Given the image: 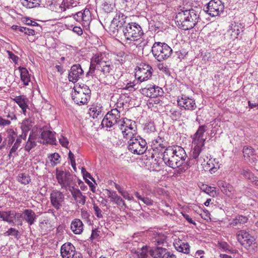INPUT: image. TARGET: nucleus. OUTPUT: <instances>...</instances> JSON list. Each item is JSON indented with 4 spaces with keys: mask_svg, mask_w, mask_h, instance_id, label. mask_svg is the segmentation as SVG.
Listing matches in <instances>:
<instances>
[{
    "mask_svg": "<svg viewBox=\"0 0 258 258\" xmlns=\"http://www.w3.org/2000/svg\"><path fill=\"white\" fill-rule=\"evenodd\" d=\"M199 18L198 12L191 9L178 12L175 17V21L180 29L188 30L196 26Z\"/></svg>",
    "mask_w": 258,
    "mask_h": 258,
    "instance_id": "4",
    "label": "nucleus"
},
{
    "mask_svg": "<svg viewBox=\"0 0 258 258\" xmlns=\"http://www.w3.org/2000/svg\"><path fill=\"white\" fill-rule=\"evenodd\" d=\"M207 126H199L198 130L193 136L192 144L194 148L190 154V160L197 164L203 165L208 158L204 154L205 143L206 139L203 138L204 133L207 131Z\"/></svg>",
    "mask_w": 258,
    "mask_h": 258,
    "instance_id": "2",
    "label": "nucleus"
},
{
    "mask_svg": "<svg viewBox=\"0 0 258 258\" xmlns=\"http://www.w3.org/2000/svg\"><path fill=\"white\" fill-rule=\"evenodd\" d=\"M41 144L55 145V138L54 134L47 127L44 126L40 127Z\"/></svg>",
    "mask_w": 258,
    "mask_h": 258,
    "instance_id": "16",
    "label": "nucleus"
},
{
    "mask_svg": "<svg viewBox=\"0 0 258 258\" xmlns=\"http://www.w3.org/2000/svg\"><path fill=\"white\" fill-rule=\"evenodd\" d=\"M128 141V149L134 154L142 155L147 149V144L145 140L139 136H134L130 138Z\"/></svg>",
    "mask_w": 258,
    "mask_h": 258,
    "instance_id": "7",
    "label": "nucleus"
},
{
    "mask_svg": "<svg viewBox=\"0 0 258 258\" xmlns=\"http://www.w3.org/2000/svg\"><path fill=\"white\" fill-rule=\"evenodd\" d=\"M114 66L110 60H107L104 53L97 52L94 54L91 58L89 70L86 77L91 76L97 78L100 82L103 81L105 84H111L108 81V78L112 76Z\"/></svg>",
    "mask_w": 258,
    "mask_h": 258,
    "instance_id": "1",
    "label": "nucleus"
},
{
    "mask_svg": "<svg viewBox=\"0 0 258 258\" xmlns=\"http://www.w3.org/2000/svg\"><path fill=\"white\" fill-rule=\"evenodd\" d=\"M74 89H76L78 91L82 92L84 94L86 95V96L88 97V98H90V94H91V90L89 89V87L85 84H82V87H77V86H75L74 87Z\"/></svg>",
    "mask_w": 258,
    "mask_h": 258,
    "instance_id": "42",
    "label": "nucleus"
},
{
    "mask_svg": "<svg viewBox=\"0 0 258 258\" xmlns=\"http://www.w3.org/2000/svg\"><path fill=\"white\" fill-rule=\"evenodd\" d=\"M141 93L146 97L153 98L162 96L164 94V92L162 88L156 85H151L149 87L141 89Z\"/></svg>",
    "mask_w": 258,
    "mask_h": 258,
    "instance_id": "15",
    "label": "nucleus"
},
{
    "mask_svg": "<svg viewBox=\"0 0 258 258\" xmlns=\"http://www.w3.org/2000/svg\"><path fill=\"white\" fill-rule=\"evenodd\" d=\"M21 142L22 140L20 139V137H17L15 143L10 150V153L9 154L10 158L12 155V154L15 153L16 152L18 148L20 146Z\"/></svg>",
    "mask_w": 258,
    "mask_h": 258,
    "instance_id": "49",
    "label": "nucleus"
},
{
    "mask_svg": "<svg viewBox=\"0 0 258 258\" xmlns=\"http://www.w3.org/2000/svg\"><path fill=\"white\" fill-rule=\"evenodd\" d=\"M91 13L89 9H85L83 12L82 21L84 24H88L91 20Z\"/></svg>",
    "mask_w": 258,
    "mask_h": 258,
    "instance_id": "46",
    "label": "nucleus"
},
{
    "mask_svg": "<svg viewBox=\"0 0 258 258\" xmlns=\"http://www.w3.org/2000/svg\"><path fill=\"white\" fill-rule=\"evenodd\" d=\"M17 178L18 181L23 184H28L31 181L30 176L28 174H26V173H19Z\"/></svg>",
    "mask_w": 258,
    "mask_h": 258,
    "instance_id": "39",
    "label": "nucleus"
},
{
    "mask_svg": "<svg viewBox=\"0 0 258 258\" xmlns=\"http://www.w3.org/2000/svg\"><path fill=\"white\" fill-rule=\"evenodd\" d=\"M151 51L154 57L159 61L167 59L172 53V49L168 45L160 42L154 43Z\"/></svg>",
    "mask_w": 258,
    "mask_h": 258,
    "instance_id": "6",
    "label": "nucleus"
},
{
    "mask_svg": "<svg viewBox=\"0 0 258 258\" xmlns=\"http://www.w3.org/2000/svg\"><path fill=\"white\" fill-rule=\"evenodd\" d=\"M13 100L19 106L21 109L28 107V99L24 95L17 96L13 99Z\"/></svg>",
    "mask_w": 258,
    "mask_h": 258,
    "instance_id": "31",
    "label": "nucleus"
},
{
    "mask_svg": "<svg viewBox=\"0 0 258 258\" xmlns=\"http://www.w3.org/2000/svg\"><path fill=\"white\" fill-rule=\"evenodd\" d=\"M121 195L124 199H127L128 201L134 200L133 197L131 196L127 191L124 190L123 192H121Z\"/></svg>",
    "mask_w": 258,
    "mask_h": 258,
    "instance_id": "63",
    "label": "nucleus"
},
{
    "mask_svg": "<svg viewBox=\"0 0 258 258\" xmlns=\"http://www.w3.org/2000/svg\"><path fill=\"white\" fill-rule=\"evenodd\" d=\"M73 89L74 92L72 94V97L74 102L79 105L86 104L90 98H88L82 92L78 91L74 88Z\"/></svg>",
    "mask_w": 258,
    "mask_h": 258,
    "instance_id": "21",
    "label": "nucleus"
},
{
    "mask_svg": "<svg viewBox=\"0 0 258 258\" xmlns=\"http://www.w3.org/2000/svg\"><path fill=\"white\" fill-rule=\"evenodd\" d=\"M120 117V111L116 108L109 111L103 119L101 125L107 127H111L118 122Z\"/></svg>",
    "mask_w": 258,
    "mask_h": 258,
    "instance_id": "11",
    "label": "nucleus"
},
{
    "mask_svg": "<svg viewBox=\"0 0 258 258\" xmlns=\"http://www.w3.org/2000/svg\"><path fill=\"white\" fill-rule=\"evenodd\" d=\"M167 250L161 246H156L150 249L149 253L153 258H164Z\"/></svg>",
    "mask_w": 258,
    "mask_h": 258,
    "instance_id": "23",
    "label": "nucleus"
},
{
    "mask_svg": "<svg viewBox=\"0 0 258 258\" xmlns=\"http://www.w3.org/2000/svg\"><path fill=\"white\" fill-rule=\"evenodd\" d=\"M24 212L22 214L20 213H17L15 210H14V222L18 221L20 222V223H18V225H22V222L21 220V218H23L24 219Z\"/></svg>",
    "mask_w": 258,
    "mask_h": 258,
    "instance_id": "54",
    "label": "nucleus"
},
{
    "mask_svg": "<svg viewBox=\"0 0 258 258\" xmlns=\"http://www.w3.org/2000/svg\"><path fill=\"white\" fill-rule=\"evenodd\" d=\"M4 234L5 236H14L17 239H19L20 237L19 231L16 229L12 227L10 228Z\"/></svg>",
    "mask_w": 258,
    "mask_h": 258,
    "instance_id": "47",
    "label": "nucleus"
},
{
    "mask_svg": "<svg viewBox=\"0 0 258 258\" xmlns=\"http://www.w3.org/2000/svg\"><path fill=\"white\" fill-rule=\"evenodd\" d=\"M218 185L223 194L228 197H230L233 191V187L229 183L224 181H219Z\"/></svg>",
    "mask_w": 258,
    "mask_h": 258,
    "instance_id": "26",
    "label": "nucleus"
},
{
    "mask_svg": "<svg viewBox=\"0 0 258 258\" xmlns=\"http://www.w3.org/2000/svg\"><path fill=\"white\" fill-rule=\"evenodd\" d=\"M59 142L62 147L68 148L69 142L67 138L61 135L59 138Z\"/></svg>",
    "mask_w": 258,
    "mask_h": 258,
    "instance_id": "58",
    "label": "nucleus"
},
{
    "mask_svg": "<svg viewBox=\"0 0 258 258\" xmlns=\"http://www.w3.org/2000/svg\"><path fill=\"white\" fill-rule=\"evenodd\" d=\"M51 205L57 210H60L64 202V196L63 193L57 190H53L50 195Z\"/></svg>",
    "mask_w": 258,
    "mask_h": 258,
    "instance_id": "14",
    "label": "nucleus"
},
{
    "mask_svg": "<svg viewBox=\"0 0 258 258\" xmlns=\"http://www.w3.org/2000/svg\"><path fill=\"white\" fill-rule=\"evenodd\" d=\"M42 30L41 27H39V28H37L36 29H30L29 28L26 27V30L25 31V34L27 35H35L36 33V31H38V32H40Z\"/></svg>",
    "mask_w": 258,
    "mask_h": 258,
    "instance_id": "55",
    "label": "nucleus"
},
{
    "mask_svg": "<svg viewBox=\"0 0 258 258\" xmlns=\"http://www.w3.org/2000/svg\"><path fill=\"white\" fill-rule=\"evenodd\" d=\"M73 198L76 202L81 205H85L86 203V197L83 195L82 192L79 190L77 192L72 195Z\"/></svg>",
    "mask_w": 258,
    "mask_h": 258,
    "instance_id": "34",
    "label": "nucleus"
},
{
    "mask_svg": "<svg viewBox=\"0 0 258 258\" xmlns=\"http://www.w3.org/2000/svg\"><path fill=\"white\" fill-rule=\"evenodd\" d=\"M56 178L61 188H67L74 179H77L76 176L71 174L69 171L56 169Z\"/></svg>",
    "mask_w": 258,
    "mask_h": 258,
    "instance_id": "8",
    "label": "nucleus"
},
{
    "mask_svg": "<svg viewBox=\"0 0 258 258\" xmlns=\"http://www.w3.org/2000/svg\"><path fill=\"white\" fill-rule=\"evenodd\" d=\"M93 209L95 212V215L98 218H102L103 217V215L102 214V211L99 208V207L96 204L93 205Z\"/></svg>",
    "mask_w": 258,
    "mask_h": 258,
    "instance_id": "57",
    "label": "nucleus"
},
{
    "mask_svg": "<svg viewBox=\"0 0 258 258\" xmlns=\"http://www.w3.org/2000/svg\"><path fill=\"white\" fill-rule=\"evenodd\" d=\"M36 145L37 144L36 141L29 140L28 138L25 147V150L27 152H29L32 148L36 147Z\"/></svg>",
    "mask_w": 258,
    "mask_h": 258,
    "instance_id": "51",
    "label": "nucleus"
},
{
    "mask_svg": "<svg viewBox=\"0 0 258 258\" xmlns=\"http://www.w3.org/2000/svg\"><path fill=\"white\" fill-rule=\"evenodd\" d=\"M102 112L101 107L99 106H93L90 108V114L93 118H97Z\"/></svg>",
    "mask_w": 258,
    "mask_h": 258,
    "instance_id": "44",
    "label": "nucleus"
},
{
    "mask_svg": "<svg viewBox=\"0 0 258 258\" xmlns=\"http://www.w3.org/2000/svg\"><path fill=\"white\" fill-rule=\"evenodd\" d=\"M153 69L150 65L142 63L136 69L135 77L141 82L149 79L152 75Z\"/></svg>",
    "mask_w": 258,
    "mask_h": 258,
    "instance_id": "9",
    "label": "nucleus"
},
{
    "mask_svg": "<svg viewBox=\"0 0 258 258\" xmlns=\"http://www.w3.org/2000/svg\"><path fill=\"white\" fill-rule=\"evenodd\" d=\"M28 138L29 140L41 143L40 128L33 127L29 134Z\"/></svg>",
    "mask_w": 258,
    "mask_h": 258,
    "instance_id": "32",
    "label": "nucleus"
},
{
    "mask_svg": "<svg viewBox=\"0 0 258 258\" xmlns=\"http://www.w3.org/2000/svg\"><path fill=\"white\" fill-rule=\"evenodd\" d=\"M236 236L238 241L246 248H249L255 241L254 237L245 230L238 231Z\"/></svg>",
    "mask_w": 258,
    "mask_h": 258,
    "instance_id": "13",
    "label": "nucleus"
},
{
    "mask_svg": "<svg viewBox=\"0 0 258 258\" xmlns=\"http://www.w3.org/2000/svg\"><path fill=\"white\" fill-rule=\"evenodd\" d=\"M33 126V122L29 119H26L21 123V128L22 132L28 133Z\"/></svg>",
    "mask_w": 258,
    "mask_h": 258,
    "instance_id": "37",
    "label": "nucleus"
},
{
    "mask_svg": "<svg viewBox=\"0 0 258 258\" xmlns=\"http://www.w3.org/2000/svg\"><path fill=\"white\" fill-rule=\"evenodd\" d=\"M0 218L9 224H14V210L0 211Z\"/></svg>",
    "mask_w": 258,
    "mask_h": 258,
    "instance_id": "27",
    "label": "nucleus"
},
{
    "mask_svg": "<svg viewBox=\"0 0 258 258\" xmlns=\"http://www.w3.org/2000/svg\"><path fill=\"white\" fill-rule=\"evenodd\" d=\"M203 188H202L203 191L209 195L211 197H214L217 196L218 194L215 190V187L212 186H209L207 185H203Z\"/></svg>",
    "mask_w": 258,
    "mask_h": 258,
    "instance_id": "41",
    "label": "nucleus"
},
{
    "mask_svg": "<svg viewBox=\"0 0 258 258\" xmlns=\"http://www.w3.org/2000/svg\"><path fill=\"white\" fill-rule=\"evenodd\" d=\"M71 229L76 234H80L83 230V224L79 219H75L71 223Z\"/></svg>",
    "mask_w": 258,
    "mask_h": 258,
    "instance_id": "28",
    "label": "nucleus"
},
{
    "mask_svg": "<svg viewBox=\"0 0 258 258\" xmlns=\"http://www.w3.org/2000/svg\"><path fill=\"white\" fill-rule=\"evenodd\" d=\"M76 182L77 179H74L73 181H72V183L70 185L68 186L67 188H64L66 189H68L71 192L72 195L79 190L78 188L75 187Z\"/></svg>",
    "mask_w": 258,
    "mask_h": 258,
    "instance_id": "52",
    "label": "nucleus"
},
{
    "mask_svg": "<svg viewBox=\"0 0 258 258\" xmlns=\"http://www.w3.org/2000/svg\"><path fill=\"white\" fill-rule=\"evenodd\" d=\"M22 5L27 8H33L40 5V0H21Z\"/></svg>",
    "mask_w": 258,
    "mask_h": 258,
    "instance_id": "35",
    "label": "nucleus"
},
{
    "mask_svg": "<svg viewBox=\"0 0 258 258\" xmlns=\"http://www.w3.org/2000/svg\"><path fill=\"white\" fill-rule=\"evenodd\" d=\"M240 174L242 175L245 179L250 182L253 179L255 176L254 174L247 168H242L240 171Z\"/></svg>",
    "mask_w": 258,
    "mask_h": 258,
    "instance_id": "36",
    "label": "nucleus"
},
{
    "mask_svg": "<svg viewBox=\"0 0 258 258\" xmlns=\"http://www.w3.org/2000/svg\"><path fill=\"white\" fill-rule=\"evenodd\" d=\"M99 231L97 229H93L90 237V239L92 241L96 239L99 236Z\"/></svg>",
    "mask_w": 258,
    "mask_h": 258,
    "instance_id": "59",
    "label": "nucleus"
},
{
    "mask_svg": "<svg viewBox=\"0 0 258 258\" xmlns=\"http://www.w3.org/2000/svg\"><path fill=\"white\" fill-rule=\"evenodd\" d=\"M141 201L148 206H151L153 204V201L148 197H143Z\"/></svg>",
    "mask_w": 258,
    "mask_h": 258,
    "instance_id": "61",
    "label": "nucleus"
},
{
    "mask_svg": "<svg viewBox=\"0 0 258 258\" xmlns=\"http://www.w3.org/2000/svg\"><path fill=\"white\" fill-rule=\"evenodd\" d=\"M19 70L20 71L21 81L24 85H28L30 81V77L28 70L25 68L21 67H19Z\"/></svg>",
    "mask_w": 258,
    "mask_h": 258,
    "instance_id": "30",
    "label": "nucleus"
},
{
    "mask_svg": "<svg viewBox=\"0 0 258 258\" xmlns=\"http://www.w3.org/2000/svg\"><path fill=\"white\" fill-rule=\"evenodd\" d=\"M162 155L165 165L173 169L181 166L187 157L184 149L179 146H168L162 152Z\"/></svg>",
    "mask_w": 258,
    "mask_h": 258,
    "instance_id": "3",
    "label": "nucleus"
},
{
    "mask_svg": "<svg viewBox=\"0 0 258 258\" xmlns=\"http://www.w3.org/2000/svg\"><path fill=\"white\" fill-rule=\"evenodd\" d=\"M7 52L9 55V57L12 59L15 63H17L19 57L10 51H8Z\"/></svg>",
    "mask_w": 258,
    "mask_h": 258,
    "instance_id": "60",
    "label": "nucleus"
},
{
    "mask_svg": "<svg viewBox=\"0 0 258 258\" xmlns=\"http://www.w3.org/2000/svg\"><path fill=\"white\" fill-rule=\"evenodd\" d=\"M23 22L25 24L27 25H30L32 26H36L37 28H39V27H41L36 22L32 21L30 20V19L28 18H23Z\"/></svg>",
    "mask_w": 258,
    "mask_h": 258,
    "instance_id": "56",
    "label": "nucleus"
},
{
    "mask_svg": "<svg viewBox=\"0 0 258 258\" xmlns=\"http://www.w3.org/2000/svg\"><path fill=\"white\" fill-rule=\"evenodd\" d=\"M137 42H138V43H135L133 42L132 44L136 45L137 48L143 50L144 48L148 45L149 40L148 39H145L142 37L141 38H140V39H139Z\"/></svg>",
    "mask_w": 258,
    "mask_h": 258,
    "instance_id": "48",
    "label": "nucleus"
},
{
    "mask_svg": "<svg viewBox=\"0 0 258 258\" xmlns=\"http://www.w3.org/2000/svg\"><path fill=\"white\" fill-rule=\"evenodd\" d=\"M84 75V71L80 64H75L72 66L69 74V81L76 83Z\"/></svg>",
    "mask_w": 258,
    "mask_h": 258,
    "instance_id": "18",
    "label": "nucleus"
},
{
    "mask_svg": "<svg viewBox=\"0 0 258 258\" xmlns=\"http://www.w3.org/2000/svg\"><path fill=\"white\" fill-rule=\"evenodd\" d=\"M204 253L205 252L204 250H199L196 252L195 254V256L196 258H205V256L204 255Z\"/></svg>",
    "mask_w": 258,
    "mask_h": 258,
    "instance_id": "64",
    "label": "nucleus"
},
{
    "mask_svg": "<svg viewBox=\"0 0 258 258\" xmlns=\"http://www.w3.org/2000/svg\"><path fill=\"white\" fill-rule=\"evenodd\" d=\"M11 124V121L9 120L5 119L2 117L0 116V126H8Z\"/></svg>",
    "mask_w": 258,
    "mask_h": 258,
    "instance_id": "62",
    "label": "nucleus"
},
{
    "mask_svg": "<svg viewBox=\"0 0 258 258\" xmlns=\"http://www.w3.org/2000/svg\"><path fill=\"white\" fill-rule=\"evenodd\" d=\"M149 247L147 246H143L141 248L132 251V256L130 258H149L148 252Z\"/></svg>",
    "mask_w": 258,
    "mask_h": 258,
    "instance_id": "24",
    "label": "nucleus"
},
{
    "mask_svg": "<svg viewBox=\"0 0 258 258\" xmlns=\"http://www.w3.org/2000/svg\"><path fill=\"white\" fill-rule=\"evenodd\" d=\"M59 158L60 156L57 153L52 154L49 156H48V158L51 162V165L53 166L56 165L58 162Z\"/></svg>",
    "mask_w": 258,
    "mask_h": 258,
    "instance_id": "50",
    "label": "nucleus"
},
{
    "mask_svg": "<svg viewBox=\"0 0 258 258\" xmlns=\"http://www.w3.org/2000/svg\"><path fill=\"white\" fill-rule=\"evenodd\" d=\"M243 156L245 158H249L254 154L255 150L251 147L244 146L243 148Z\"/></svg>",
    "mask_w": 258,
    "mask_h": 258,
    "instance_id": "43",
    "label": "nucleus"
},
{
    "mask_svg": "<svg viewBox=\"0 0 258 258\" xmlns=\"http://www.w3.org/2000/svg\"><path fill=\"white\" fill-rule=\"evenodd\" d=\"M24 220L29 225H32L36 221L37 216L31 209H25L24 210Z\"/></svg>",
    "mask_w": 258,
    "mask_h": 258,
    "instance_id": "25",
    "label": "nucleus"
},
{
    "mask_svg": "<svg viewBox=\"0 0 258 258\" xmlns=\"http://www.w3.org/2000/svg\"><path fill=\"white\" fill-rule=\"evenodd\" d=\"M121 32L125 39V43L132 44L139 41L144 35L141 26L136 22L128 23L122 28Z\"/></svg>",
    "mask_w": 258,
    "mask_h": 258,
    "instance_id": "5",
    "label": "nucleus"
},
{
    "mask_svg": "<svg viewBox=\"0 0 258 258\" xmlns=\"http://www.w3.org/2000/svg\"><path fill=\"white\" fill-rule=\"evenodd\" d=\"M175 247L177 251L184 253L188 254L190 251V246L187 242H181V243H176Z\"/></svg>",
    "mask_w": 258,
    "mask_h": 258,
    "instance_id": "33",
    "label": "nucleus"
},
{
    "mask_svg": "<svg viewBox=\"0 0 258 258\" xmlns=\"http://www.w3.org/2000/svg\"><path fill=\"white\" fill-rule=\"evenodd\" d=\"M124 121L125 122H124V123H125V126L122 133L123 138L128 139L130 137L135 136V134H136L137 130V123L135 121H133L126 118Z\"/></svg>",
    "mask_w": 258,
    "mask_h": 258,
    "instance_id": "17",
    "label": "nucleus"
},
{
    "mask_svg": "<svg viewBox=\"0 0 258 258\" xmlns=\"http://www.w3.org/2000/svg\"><path fill=\"white\" fill-rule=\"evenodd\" d=\"M8 133V145L11 146L14 143L15 138L17 137L16 133L13 129L10 128L7 130Z\"/></svg>",
    "mask_w": 258,
    "mask_h": 258,
    "instance_id": "40",
    "label": "nucleus"
},
{
    "mask_svg": "<svg viewBox=\"0 0 258 258\" xmlns=\"http://www.w3.org/2000/svg\"><path fill=\"white\" fill-rule=\"evenodd\" d=\"M75 246L70 242H67L62 245L60 254L62 258H73L75 253Z\"/></svg>",
    "mask_w": 258,
    "mask_h": 258,
    "instance_id": "19",
    "label": "nucleus"
},
{
    "mask_svg": "<svg viewBox=\"0 0 258 258\" xmlns=\"http://www.w3.org/2000/svg\"><path fill=\"white\" fill-rule=\"evenodd\" d=\"M110 201L118 206H121V205L126 207L125 202L119 196L117 195L115 192L112 197L110 199Z\"/></svg>",
    "mask_w": 258,
    "mask_h": 258,
    "instance_id": "38",
    "label": "nucleus"
},
{
    "mask_svg": "<svg viewBox=\"0 0 258 258\" xmlns=\"http://www.w3.org/2000/svg\"><path fill=\"white\" fill-rule=\"evenodd\" d=\"M166 236L161 233L158 232H155L153 233V237L152 241V243H154L155 246H160L161 245L163 244L165 241Z\"/></svg>",
    "mask_w": 258,
    "mask_h": 258,
    "instance_id": "29",
    "label": "nucleus"
},
{
    "mask_svg": "<svg viewBox=\"0 0 258 258\" xmlns=\"http://www.w3.org/2000/svg\"><path fill=\"white\" fill-rule=\"evenodd\" d=\"M168 115L173 120H178L181 116V113L176 108H172L169 111Z\"/></svg>",
    "mask_w": 258,
    "mask_h": 258,
    "instance_id": "45",
    "label": "nucleus"
},
{
    "mask_svg": "<svg viewBox=\"0 0 258 258\" xmlns=\"http://www.w3.org/2000/svg\"><path fill=\"white\" fill-rule=\"evenodd\" d=\"M103 9L106 13H109L111 12L113 9L114 6L111 3L110 4L109 2L105 1L103 5Z\"/></svg>",
    "mask_w": 258,
    "mask_h": 258,
    "instance_id": "53",
    "label": "nucleus"
},
{
    "mask_svg": "<svg viewBox=\"0 0 258 258\" xmlns=\"http://www.w3.org/2000/svg\"><path fill=\"white\" fill-rule=\"evenodd\" d=\"M177 102L181 109L192 111L197 108L195 100L194 98L187 97L185 95L182 94L178 96Z\"/></svg>",
    "mask_w": 258,
    "mask_h": 258,
    "instance_id": "12",
    "label": "nucleus"
},
{
    "mask_svg": "<svg viewBox=\"0 0 258 258\" xmlns=\"http://www.w3.org/2000/svg\"><path fill=\"white\" fill-rule=\"evenodd\" d=\"M126 18L123 14L119 12L116 14V16L113 19L111 25L115 26L117 28L118 31L121 32L122 28L128 23L125 21Z\"/></svg>",
    "mask_w": 258,
    "mask_h": 258,
    "instance_id": "20",
    "label": "nucleus"
},
{
    "mask_svg": "<svg viewBox=\"0 0 258 258\" xmlns=\"http://www.w3.org/2000/svg\"><path fill=\"white\" fill-rule=\"evenodd\" d=\"M224 10V5L220 0H211L204 10L212 17H215L222 13Z\"/></svg>",
    "mask_w": 258,
    "mask_h": 258,
    "instance_id": "10",
    "label": "nucleus"
},
{
    "mask_svg": "<svg viewBox=\"0 0 258 258\" xmlns=\"http://www.w3.org/2000/svg\"><path fill=\"white\" fill-rule=\"evenodd\" d=\"M167 146V143L164 138L159 136L152 141V148L154 151H157L162 152L164 149H165Z\"/></svg>",
    "mask_w": 258,
    "mask_h": 258,
    "instance_id": "22",
    "label": "nucleus"
}]
</instances>
